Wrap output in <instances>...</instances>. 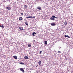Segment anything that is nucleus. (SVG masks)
I'll use <instances>...</instances> for the list:
<instances>
[{
	"mask_svg": "<svg viewBox=\"0 0 73 73\" xmlns=\"http://www.w3.org/2000/svg\"><path fill=\"white\" fill-rule=\"evenodd\" d=\"M20 70L21 71V72H23V73L25 72V71H24V69H23V68H20Z\"/></svg>",
	"mask_w": 73,
	"mask_h": 73,
	"instance_id": "f257e3e1",
	"label": "nucleus"
},
{
	"mask_svg": "<svg viewBox=\"0 0 73 73\" xmlns=\"http://www.w3.org/2000/svg\"><path fill=\"white\" fill-rule=\"evenodd\" d=\"M6 9H8V10H10L11 9V7L9 6H7L6 7Z\"/></svg>",
	"mask_w": 73,
	"mask_h": 73,
	"instance_id": "f03ea898",
	"label": "nucleus"
},
{
	"mask_svg": "<svg viewBox=\"0 0 73 73\" xmlns=\"http://www.w3.org/2000/svg\"><path fill=\"white\" fill-rule=\"evenodd\" d=\"M51 25L52 26H55L56 25V23H51Z\"/></svg>",
	"mask_w": 73,
	"mask_h": 73,
	"instance_id": "7ed1b4c3",
	"label": "nucleus"
},
{
	"mask_svg": "<svg viewBox=\"0 0 73 73\" xmlns=\"http://www.w3.org/2000/svg\"><path fill=\"white\" fill-rule=\"evenodd\" d=\"M36 9L39 10H41V7H38L36 8Z\"/></svg>",
	"mask_w": 73,
	"mask_h": 73,
	"instance_id": "20e7f679",
	"label": "nucleus"
},
{
	"mask_svg": "<svg viewBox=\"0 0 73 73\" xmlns=\"http://www.w3.org/2000/svg\"><path fill=\"white\" fill-rule=\"evenodd\" d=\"M38 63H39V65L40 66H41V61H39Z\"/></svg>",
	"mask_w": 73,
	"mask_h": 73,
	"instance_id": "39448f33",
	"label": "nucleus"
},
{
	"mask_svg": "<svg viewBox=\"0 0 73 73\" xmlns=\"http://www.w3.org/2000/svg\"><path fill=\"white\" fill-rule=\"evenodd\" d=\"M36 32H33V36H35V35H36Z\"/></svg>",
	"mask_w": 73,
	"mask_h": 73,
	"instance_id": "423d86ee",
	"label": "nucleus"
},
{
	"mask_svg": "<svg viewBox=\"0 0 73 73\" xmlns=\"http://www.w3.org/2000/svg\"><path fill=\"white\" fill-rule=\"evenodd\" d=\"M24 58H25V59H29V58L27 56H25Z\"/></svg>",
	"mask_w": 73,
	"mask_h": 73,
	"instance_id": "0eeeda50",
	"label": "nucleus"
},
{
	"mask_svg": "<svg viewBox=\"0 0 73 73\" xmlns=\"http://www.w3.org/2000/svg\"><path fill=\"white\" fill-rule=\"evenodd\" d=\"M19 28L20 29V30L21 31H23V28L21 27H19Z\"/></svg>",
	"mask_w": 73,
	"mask_h": 73,
	"instance_id": "6e6552de",
	"label": "nucleus"
},
{
	"mask_svg": "<svg viewBox=\"0 0 73 73\" xmlns=\"http://www.w3.org/2000/svg\"><path fill=\"white\" fill-rule=\"evenodd\" d=\"M23 20V18L22 17H20L19 19V20L21 21Z\"/></svg>",
	"mask_w": 73,
	"mask_h": 73,
	"instance_id": "1a4fd4ad",
	"label": "nucleus"
},
{
	"mask_svg": "<svg viewBox=\"0 0 73 73\" xmlns=\"http://www.w3.org/2000/svg\"><path fill=\"white\" fill-rule=\"evenodd\" d=\"M13 57L15 58V59H17V57L16 56H13Z\"/></svg>",
	"mask_w": 73,
	"mask_h": 73,
	"instance_id": "9d476101",
	"label": "nucleus"
},
{
	"mask_svg": "<svg viewBox=\"0 0 73 73\" xmlns=\"http://www.w3.org/2000/svg\"><path fill=\"white\" fill-rule=\"evenodd\" d=\"M50 20H55V19L54 18L51 17V18H50Z\"/></svg>",
	"mask_w": 73,
	"mask_h": 73,
	"instance_id": "9b49d317",
	"label": "nucleus"
},
{
	"mask_svg": "<svg viewBox=\"0 0 73 73\" xmlns=\"http://www.w3.org/2000/svg\"><path fill=\"white\" fill-rule=\"evenodd\" d=\"M64 24L65 25H67V24H68V23L67 22H64Z\"/></svg>",
	"mask_w": 73,
	"mask_h": 73,
	"instance_id": "f8f14e48",
	"label": "nucleus"
},
{
	"mask_svg": "<svg viewBox=\"0 0 73 73\" xmlns=\"http://www.w3.org/2000/svg\"><path fill=\"white\" fill-rule=\"evenodd\" d=\"M44 43L45 45H47V41H45Z\"/></svg>",
	"mask_w": 73,
	"mask_h": 73,
	"instance_id": "ddd939ff",
	"label": "nucleus"
},
{
	"mask_svg": "<svg viewBox=\"0 0 73 73\" xmlns=\"http://www.w3.org/2000/svg\"><path fill=\"white\" fill-rule=\"evenodd\" d=\"M31 46H32V45L31 44H29L28 45V47H31Z\"/></svg>",
	"mask_w": 73,
	"mask_h": 73,
	"instance_id": "4468645a",
	"label": "nucleus"
},
{
	"mask_svg": "<svg viewBox=\"0 0 73 73\" xmlns=\"http://www.w3.org/2000/svg\"><path fill=\"white\" fill-rule=\"evenodd\" d=\"M20 64H21L22 65H24V63L23 62H20Z\"/></svg>",
	"mask_w": 73,
	"mask_h": 73,
	"instance_id": "2eb2a0df",
	"label": "nucleus"
},
{
	"mask_svg": "<svg viewBox=\"0 0 73 73\" xmlns=\"http://www.w3.org/2000/svg\"><path fill=\"white\" fill-rule=\"evenodd\" d=\"M1 28H4V25L1 26Z\"/></svg>",
	"mask_w": 73,
	"mask_h": 73,
	"instance_id": "dca6fc26",
	"label": "nucleus"
},
{
	"mask_svg": "<svg viewBox=\"0 0 73 73\" xmlns=\"http://www.w3.org/2000/svg\"><path fill=\"white\" fill-rule=\"evenodd\" d=\"M25 24H26V25H27V26H28V23L27 22H25Z\"/></svg>",
	"mask_w": 73,
	"mask_h": 73,
	"instance_id": "f3484780",
	"label": "nucleus"
},
{
	"mask_svg": "<svg viewBox=\"0 0 73 73\" xmlns=\"http://www.w3.org/2000/svg\"><path fill=\"white\" fill-rule=\"evenodd\" d=\"M24 7H25V8H26L27 7H28V6L27 5H24Z\"/></svg>",
	"mask_w": 73,
	"mask_h": 73,
	"instance_id": "a211bd4d",
	"label": "nucleus"
},
{
	"mask_svg": "<svg viewBox=\"0 0 73 73\" xmlns=\"http://www.w3.org/2000/svg\"><path fill=\"white\" fill-rule=\"evenodd\" d=\"M52 17L53 18H54V17H55V16L54 15H53L52 16Z\"/></svg>",
	"mask_w": 73,
	"mask_h": 73,
	"instance_id": "6ab92c4d",
	"label": "nucleus"
},
{
	"mask_svg": "<svg viewBox=\"0 0 73 73\" xmlns=\"http://www.w3.org/2000/svg\"><path fill=\"white\" fill-rule=\"evenodd\" d=\"M67 37H68V38H70V36L68 35H67Z\"/></svg>",
	"mask_w": 73,
	"mask_h": 73,
	"instance_id": "aec40b11",
	"label": "nucleus"
},
{
	"mask_svg": "<svg viewBox=\"0 0 73 73\" xmlns=\"http://www.w3.org/2000/svg\"><path fill=\"white\" fill-rule=\"evenodd\" d=\"M58 52L59 53H61V51H58Z\"/></svg>",
	"mask_w": 73,
	"mask_h": 73,
	"instance_id": "412c9836",
	"label": "nucleus"
},
{
	"mask_svg": "<svg viewBox=\"0 0 73 73\" xmlns=\"http://www.w3.org/2000/svg\"><path fill=\"white\" fill-rule=\"evenodd\" d=\"M26 18H27V19H29V18H30V17H27Z\"/></svg>",
	"mask_w": 73,
	"mask_h": 73,
	"instance_id": "4be33fe9",
	"label": "nucleus"
},
{
	"mask_svg": "<svg viewBox=\"0 0 73 73\" xmlns=\"http://www.w3.org/2000/svg\"><path fill=\"white\" fill-rule=\"evenodd\" d=\"M42 52V51H40V52H39L40 54H41Z\"/></svg>",
	"mask_w": 73,
	"mask_h": 73,
	"instance_id": "5701e85b",
	"label": "nucleus"
},
{
	"mask_svg": "<svg viewBox=\"0 0 73 73\" xmlns=\"http://www.w3.org/2000/svg\"><path fill=\"white\" fill-rule=\"evenodd\" d=\"M21 15H22L23 16V15H24V14H23V13H21Z\"/></svg>",
	"mask_w": 73,
	"mask_h": 73,
	"instance_id": "b1692460",
	"label": "nucleus"
},
{
	"mask_svg": "<svg viewBox=\"0 0 73 73\" xmlns=\"http://www.w3.org/2000/svg\"><path fill=\"white\" fill-rule=\"evenodd\" d=\"M64 37H67V35H65Z\"/></svg>",
	"mask_w": 73,
	"mask_h": 73,
	"instance_id": "393cba45",
	"label": "nucleus"
},
{
	"mask_svg": "<svg viewBox=\"0 0 73 73\" xmlns=\"http://www.w3.org/2000/svg\"><path fill=\"white\" fill-rule=\"evenodd\" d=\"M30 18H33V17L31 16L30 17Z\"/></svg>",
	"mask_w": 73,
	"mask_h": 73,
	"instance_id": "a878e982",
	"label": "nucleus"
},
{
	"mask_svg": "<svg viewBox=\"0 0 73 73\" xmlns=\"http://www.w3.org/2000/svg\"><path fill=\"white\" fill-rule=\"evenodd\" d=\"M54 18H55V19H57V17H55Z\"/></svg>",
	"mask_w": 73,
	"mask_h": 73,
	"instance_id": "bb28decb",
	"label": "nucleus"
},
{
	"mask_svg": "<svg viewBox=\"0 0 73 73\" xmlns=\"http://www.w3.org/2000/svg\"><path fill=\"white\" fill-rule=\"evenodd\" d=\"M33 18H34V19H35V16L33 17Z\"/></svg>",
	"mask_w": 73,
	"mask_h": 73,
	"instance_id": "cd10ccee",
	"label": "nucleus"
},
{
	"mask_svg": "<svg viewBox=\"0 0 73 73\" xmlns=\"http://www.w3.org/2000/svg\"><path fill=\"white\" fill-rule=\"evenodd\" d=\"M59 48H61V47H59Z\"/></svg>",
	"mask_w": 73,
	"mask_h": 73,
	"instance_id": "c85d7f7f",
	"label": "nucleus"
},
{
	"mask_svg": "<svg viewBox=\"0 0 73 73\" xmlns=\"http://www.w3.org/2000/svg\"><path fill=\"white\" fill-rule=\"evenodd\" d=\"M37 66H38V65H37L36 66V67H37Z\"/></svg>",
	"mask_w": 73,
	"mask_h": 73,
	"instance_id": "c756f323",
	"label": "nucleus"
},
{
	"mask_svg": "<svg viewBox=\"0 0 73 73\" xmlns=\"http://www.w3.org/2000/svg\"><path fill=\"white\" fill-rule=\"evenodd\" d=\"M0 27H1V25H0Z\"/></svg>",
	"mask_w": 73,
	"mask_h": 73,
	"instance_id": "7c9ffc66",
	"label": "nucleus"
},
{
	"mask_svg": "<svg viewBox=\"0 0 73 73\" xmlns=\"http://www.w3.org/2000/svg\"><path fill=\"white\" fill-rule=\"evenodd\" d=\"M35 41V40H34V41Z\"/></svg>",
	"mask_w": 73,
	"mask_h": 73,
	"instance_id": "2f4dec72",
	"label": "nucleus"
}]
</instances>
